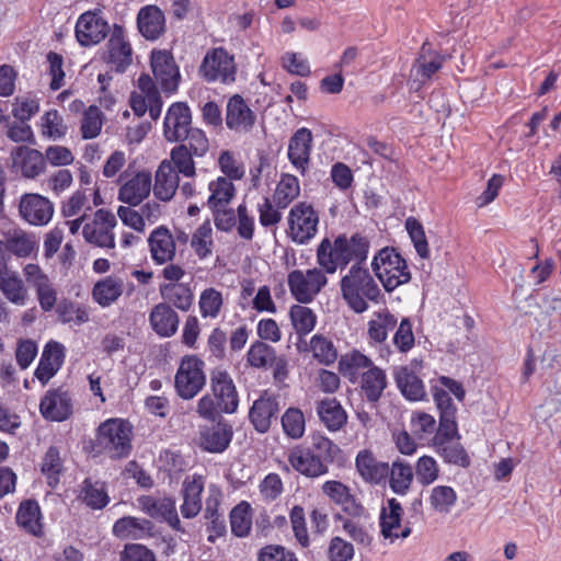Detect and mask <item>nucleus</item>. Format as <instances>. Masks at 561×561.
I'll use <instances>...</instances> for the list:
<instances>
[{"mask_svg":"<svg viewBox=\"0 0 561 561\" xmlns=\"http://www.w3.org/2000/svg\"><path fill=\"white\" fill-rule=\"evenodd\" d=\"M431 393L439 411V426L433 438V447L460 439L456 423L457 408L454 404L449 393L454 394L458 401H462L466 391L460 382L446 376H439L432 380Z\"/></svg>","mask_w":561,"mask_h":561,"instance_id":"nucleus-1","label":"nucleus"},{"mask_svg":"<svg viewBox=\"0 0 561 561\" xmlns=\"http://www.w3.org/2000/svg\"><path fill=\"white\" fill-rule=\"evenodd\" d=\"M369 243L360 236H339L333 240L324 238L317 248V263L325 274H334L352 261L363 262L368 254Z\"/></svg>","mask_w":561,"mask_h":561,"instance_id":"nucleus-2","label":"nucleus"},{"mask_svg":"<svg viewBox=\"0 0 561 561\" xmlns=\"http://www.w3.org/2000/svg\"><path fill=\"white\" fill-rule=\"evenodd\" d=\"M342 298L356 313L365 312L369 301H377L380 289L367 268L353 265L340 280Z\"/></svg>","mask_w":561,"mask_h":561,"instance_id":"nucleus-3","label":"nucleus"},{"mask_svg":"<svg viewBox=\"0 0 561 561\" xmlns=\"http://www.w3.org/2000/svg\"><path fill=\"white\" fill-rule=\"evenodd\" d=\"M371 268L387 291L394 290L411 278L405 260L392 248L379 250L371 261Z\"/></svg>","mask_w":561,"mask_h":561,"instance_id":"nucleus-4","label":"nucleus"},{"mask_svg":"<svg viewBox=\"0 0 561 561\" xmlns=\"http://www.w3.org/2000/svg\"><path fill=\"white\" fill-rule=\"evenodd\" d=\"M205 363L196 355L181 358L174 377L178 396L184 400L195 398L206 383Z\"/></svg>","mask_w":561,"mask_h":561,"instance_id":"nucleus-5","label":"nucleus"},{"mask_svg":"<svg viewBox=\"0 0 561 561\" xmlns=\"http://www.w3.org/2000/svg\"><path fill=\"white\" fill-rule=\"evenodd\" d=\"M131 425L123 419H108L96 430V442L113 457L127 456L130 450Z\"/></svg>","mask_w":561,"mask_h":561,"instance_id":"nucleus-6","label":"nucleus"},{"mask_svg":"<svg viewBox=\"0 0 561 561\" xmlns=\"http://www.w3.org/2000/svg\"><path fill=\"white\" fill-rule=\"evenodd\" d=\"M287 236L296 244H307L318 232L319 214L307 202L296 204L287 215Z\"/></svg>","mask_w":561,"mask_h":561,"instance_id":"nucleus-7","label":"nucleus"},{"mask_svg":"<svg viewBox=\"0 0 561 561\" xmlns=\"http://www.w3.org/2000/svg\"><path fill=\"white\" fill-rule=\"evenodd\" d=\"M327 284L325 272L318 267L294 270L287 275L289 293L300 304H310Z\"/></svg>","mask_w":561,"mask_h":561,"instance_id":"nucleus-8","label":"nucleus"},{"mask_svg":"<svg viewBox=\"0 0 561 561\" xmlns=\"http://www.w3.org/2000/svg\"><path fill=\"white\" fill-rule=\"evenodd\" d=\"M234 58L225 48L208 50L201 64L199 75L208 82H233L236 79Z\"/></svg>","mask_w":561,"mask_h":561,"instance_id":"nucleus-9","label":"nucleus"},{"mask_svg":"<svg viewBox=\"0 0 561 561\" xmlns=\"http://www.w3.org/2000/svg\"><path fill=\"white\" fill-rule=\"evenodd\" d=\"M116 225L115 215L108 209L100 208L93 214L92 219L83 225L82 236L90 244L114 249Z\"/></svg>","mask_w":561,"mask_h":561,"instance_id":"nucleus-10","label":"nucleus"},{"mask_svg":"<svg viewBox=\"0 0 561 561\" xmlns=\"http://www.w3.org/2000/svg\"><path fill=\"white\" fill-rule=\"evenodd\" d=\"M102 59L116 72H123L131 65L133 48L123 26L114 25L102 53Z\"/></svg>","mask_w":561,"mask_h":561,"instance_id":"nucleus-11","label":"nucleus"},{"mask_svg":"<svg viewBox=\"0 0 561 561\" xmlns=\"http://www.w3.org/2000/svg\"><path fill=\"white\" fill-rule=\"evenodd\" d=\"M129 104L137 116H144L148 111L152 119L160 116L162 102L158 89L149 75L138 78L137 90L133 91Z\"/></svg>","mask_w":561,"mask_h":561,"instance_id":"nucleus-12","label":"nucleus"},{"mask_svg":"<svg viewBox=\"0 0 561 561\" xmlns=\"http://www.w3.org/2000/svg\"><path fill=\"white\" fill-rule=\"evenodd\" d=\"M51 201L37 193H25L20 197L19 214L32 226H46L54 216Z\"/></svg>","mask_w":561,"mask_h":561,"instance_id":"nucleus-13","label":"nucleus"},{"mask_svg":"<svg viewBox=\"0 0 561 561\" xmlns=\"http://www.w3.org/2000/svg\"><path fill=\"white\" fill-rule=\"evenodd\" d=\"M150 66L157 82L161 85L163 91H176L181 75L170 51L165 49L152 50Z\"/></svg>","mask_w":561,"mask_h":561,"instance_id":"nucleus-14","label":"nucleus"},{"mask_svg":"<svg viewBox=\"0 0 561 561\" xmlns=\"http://www.w3.org/2000/svg\"><path fill=\"white\" fill-rule=\"evenodd\" d=\"M108 32L107 22L96 12L82 13L76 23V38L84 47L101 43Z\"/></svg>","mask_w":561,"mask_h":561,"instance_id":"nucleus-15","label":"nucleus"},{"mask_svg":"<svg viewBox=\"0 0 561 561\" xmlns=\"http://www.w3.org/2000/svg\"><path fill=\"white\" fill-rule=\"evenodd\" d=\"M73 405L68 391L61 389L48 390L39 402L41 415L50 422H62L72 414Z\"/></svg>","mask_w":561,"mask_h":561,"instance_id":"nucleus-16","label":"nucleus"},{"mask_svg":"<svg viewBox=\"0 0 561 561\" xmlns=\"http://www.w3.org/2000/svg\"><path fill=\"white\" fill-rule=\"evenodd\" d=\"M403 508L396 499L387 501L380 513V533L383 539L392 543L396 539L410 536L411 528L401 525Z\"/></svg>","mask_w":561,"mask_h":561,"instance_id":"nucleus-17","label":"nucleus"},{"mask_svg":"<svg viewBox=\"0 0 561 561\" xmlns=\"http://www.w3.org/2000/svg\"><path fill=\"white\" fill-rule=\"evenodd\" d=\"M192 122L190 107L183 102L172 104L165 114L163 123L164 138L170 142L184 139Z\"/></svg>","mask_w":561,"mask_h":561,"instance_id":"nucleus-18","label":"nucleus"},{"mask_svg":"<svg viewBox=\"0 0 561 561\" xmlns=\"http://www.w3.org/2000/svg\"><path fill=\"white\" fill-rule=\"evenodd\" d=\"M151 190V173L139 171L123 182L118 190V201L130 206H138L150 195Z\"/></svg>","mask_w":561,"mask_h":561,"instance_id":"nucleus-19","label":"nucleus"},{"mask_svg":"<svg viewBox=\"0 0 561 561\" xmlns=\"http://www.w3.org/2000/svg\"><path fill=\"white\" fill-rule=\"evenodd\" d=\"M138 507L156 519L167 522L172 528H180V518L175 508V502L171 497L140 496Z\"/></svg>","mask_w":561,"mask_h":561,"instance_id":"nucleus-20","label":"nucleus"},{"mask_svg":"<svg viewBox=\"0 0 561 561\" xmlns=\"http://www.w3.org/2000/svg\"><path fill=\"white\" fill-rule=\"evenodd\" d=\"M421 364L412 362L408 366L398 367L394 371V378L401 393L409 400H422L426 392L423 381L419 377Z\"/></svg>","mask_w":561,"mask_h":561,"instance_id":"nucleus-21","label":"nucleus"},{"mask_svg":"<svg viewBox=\"0 0 561 561\" xmlns=\"http://www.w3.org/2000/svg\"><path fill=\"white\" fill-rule=\"evenodd\" d=\"M0 293L13 306L24 307L30 300L28 289L16 271L0 267Z\"/></svg>","mask_w":561,"mask_h":561,"instance_id":"nucleus-22","label":"nucleus"},{"mask_svg":"<svg viewBox=\"0 0 561 561\" xmlns=\"http://www.w3.org/2000/svg\"><path fill=\"white\" fill-rule=\"evenodd\" d=\"M312 134L307 128L298 129L288 144V159L296 171L305 174L310 162Z\"/></svg>","mask_w":561,"mask_h":561,"instance_id":"nucleus-23","label":"nucleus"},{"mask_svg":"<svg viewBox=\"0 0 561 561\" xmlns=\"http://www.w3.org/2000/svg\"><path fill=\"white\" fill-rule=\"evenodd\" d=\"M211 390L217 398L221 412L233 413L238 408V393L230 375L224 370H216L211 375Z\"/></svg>","mask_w":561,"mask_h":561,"instance_id":"nucleus-24","label":"nucleus"},{"mask_svg":"<svg viewBox=\"0 0 561 561\" xmlns=\"http://www.w3.org/2000/svg\"><path fill=\"white\" fill-rule=\"evenodd\" d=\"M287 460L299 473L317 478L328 472L327 465L309 448L295 446L288 451Z\"/></svg>","mask_w":561,"mask_h":561,"instance_id":"nucleus-25","label":"nucleus"},{"mask_svg":"<svg viewBox=\"0 0 561 561\" xmlns=\"http://www.w3.org/2000/svg\"><path fill=\"white\" fill-rule=\"evenodd\" d=\"M299 352H309L314 360L324 366H330L339 358V352L333 341L324 334H314L308 342L299 340Z\"/></svg>","mask_w":561,"mask_h":561,"instance_id":"nucleus-26","label":"nucleus"},{"mask_svg":"<svg viewBox=\"0 0 561 561\" xmlns=\"http://www.w3.org/2000/svg\"><path fill=\"white\" fill-rule=\"evenodd\" d=\"M151 259L157 264H164L174 259L176 245L170 230L160 226L156 228L148 238Z\"/></svg>","mask_w":561,"mask_h":561,"instance_id":"nucleus-27","label":"nucleus"},{"mask_svg":"<svg viewBox=\"0 0 561 561\" xmlns=\"http://www.w3.org/2000/svg\"><path fill=\"white\" fill-rule=\"evenodd\" d=\"M321 491L331 501L340 505L345 513L352 516H359L364 513V507L351 493V489L341 481H325L321 486Z\"/></svg>","mask_w":561,"mask_h":561,"instance_id":"nucleus-28","label":"nucleus"},{"mask_svg":"<svg viewBox=\"0 0 561 561\" xmlns=\"http://www.w3.org/2000/svg\"><path fill=\"white\" fill-rule=\"evenodd\" d=\"M205 486L203 476L193 474L186 477L182 484L183 504L181 513L185 518L197 516L202 510V492Z\"/></svg>","mask_w":561,"mask_h":561,"instance_id":"nucleus-29","label":"nucleus"},{"mask_svg":"<svg viewBox=\"0 0 561 561\" xmlns=\"http://www.w3.org/2000/svg\"><path fill=\"white\" fill-rule=\"evenodd\" d=\"M178 188L179 175L171 165V161H161L156 171L154 184L152 185L151 191H153V194L158 199L169 202L172 199Z\"/></svg>","mask_w":561,"mask_h":561,"instance_id":"nucleus-30","label":"nucleus"},{"mask_svg":"<svg viewBox=\"0 0 561 561\" xmlns=\"http://www.w3.org/2000/svg\"><path fill=\"white\" fill-rule=\"evenodd\" d=\"M278 411V402L275 397L264 393L254 401L250 410V420L260 433L268 431L272 421Z\"/></svg>","mask_w":561,"mask_h":561,"instance_id":"nucleus-31","label":"nucleus"},{"mask_svg":"<svg viewBox=\"0 0 561 561\" xmlns=\"http://www.w3.org/2000/svg\"><path fill=\"white\" fill-rule=\"evenodd\" d=\"M65 357V347L56 342H48L43 351L35 376L46 383L61 367Z\"/></svg>","mask_w":561,"mask_h":561,"instance_id":"nucleus-32","label":"nucleus"},{"mask_svg":"<svg viewBox=\"0 0 561 561\" xmlns=\"http://www.w3.org/2000/svg\"><path fill=\"white\" fill-rule=\"evenodd\" d=\"M125 284L118 276H105L98 280L92 288L93 300L102 308L114 305L124 294Z\"/></svg>","mask_w":561,"mask_h":561,"instance_id":"nucleus-33","label":"nucleus"},{"mask_svg":"<svg viewBox=\"0 0 561 561\" xmlns=\"http://www.w3.org/2000/svg\"><path fill=\"white\" fill-rule=\"evenodd\" d=\"M150 520L134 516H125L113 525V534L119 539H145L153 535Z\"/></svg>","mask_w":561,"mask_h":561,"instance_id":"nucleus-34","label":"nucleus"},{"mask_svg":"<svg viewBox=\"0 0 561 561\" xmlns=\"http://www.w3.org/2000/svg\"><path fill=\"white\" fill-rule=\"evenodd\" d=\"M137 25L145 38L157 39L165 30L164 14L157 5L144 7L138 12Z\"/></svg>","mask_w":561,"mask_h":561,"instance_id":"nucleus-35","label":"nucleus"},{"mask_svg":"<svg viewBox=\"0 0 561 561\" xmlns=\"http://www.w3.org/2000/svg\"><path fill=\"white\" fill-rule=\"evenodd\" d=\"M355 466L364 481L375 484L383 480L389 472L388 465L378 461L368 449L358 451L355 458Z\"/></svg>","mask_w":561,"mask_h":561,"instance_id":"nucleus-36","label":"nucleus"},{"mask_svg":"<svg viewBox=\"0 0 561 561\" xmlns=\"http://www.w3.org/2000/svg\"><path fill=\"white\" fill-rule=\"evenodd\" d=\"M149 322L158 335L170 337L178 331L179 317L167 304H158L149 314Z\"/></svg>","mask_w":561,"mask_h":561,"instance_id":"nucleus-37","label":"nucleus"},{"mask_svg":"<svg viewBox=\"0 0 561 561\" xmlns=\"http://www.w3.org/2000/svg\"><path fill=\"white\" fill-rule=\"evenodd\" d=\"M13 164L19 168L23 176L33 179L39 175L45 168L44 154L28 147H19L12 152Z\"/></svg>","mask_w":561,"mask_h":561,"instance_id":"nucleus-38","label":"nucleus"},{"mask_svg":"<svg viewBox=\"0 0 561 561\" xmlns=\"http://www.w3.org/2000/svg\"><path fill=\"white\" fill-rule=\"evenodd\" d=\"M232 431L225 423H217L201 432L199 446L209 453H222L231 442Z\"/></svg>","mask_w":561,"mask_h":561,"instance_id":"nucleus-39","label":"nucleus"},{"mask_svg":"<svg viewBox=\"0 0 561 561\" xmlns=\"http://www.w3.org/2000/svg\"><path fill=\"white\" fill-rule=\"evenodd\" d=\"M43 516L36 501L22 502L16 512V523L26 533L41 537L44 534Z\"/></svg>","mask_w":561,"mask_h":561,"instance_id":"nucleus-40","label":"nucleus"},{"mask_svg":"<svg viewBox=\"0 0 561 561\" xmlns=\"http://www.w3.org/2000/svg\"><path fill=\"white\" fill-rule=\"evenodd\" d=\"M226 123L238 131L248 130L253 125L254 115L241 96L234 95L229 100Z\"/></svg>","mask_w":561,"mask_h":561,"instance_id":"nucleus-41","label":"nucleus"},{"mask_svg":"<svg viewBox=\"0 0 561 561\" xmlns=\"http://www.w3.org/2000/svg\"><path fill=\"white\" fill-rule=\"evenodd\" d=\"M206 205L210 208L227 207L236 196L237 188L230 179L217 176L208 183Z\"/></svg>","mask_w":561,"mask_h":561,"instance_id":"nucleus-42","label":"nucleus"},{"mask_svg":"<svg viewBox=\"0 0 561 561\" xmlns=\"http://www.w3.org/2000/svg\"><path fill=\"white\" fill-rule=\"evenodd\" d=\"M317 413L329 431L341 430L347 421V414L336 399H324L319 402Z\"/></svg>","mask_w":561,"mask_h":561,"instance_id":"nucleus-43","label":"nucleus"},{"mask_svg":"<svg viewBox=\"0 0 561 561\" xmlns=\"http://www.w3.org/2000/svg\"><path fill=\"white\" fill-rule=\"evenodd\" d=\"M371 365L373 362L366 355L353 350L340 357L339 371L351 382H355Z\"/></svg>","mask_w":561,"mask_h":561,"instance_id":"nucleus-44","label":"nucleus"},{"mask_svg":"<svg viewBox=\"0 0 561 561\" xmlns=\"http://www.w3.org/2000/svg\"><path fill=\"white\" fill-rule=\"evenodd\" d=\"M306 304L293 305L289 308V319L293 329L299 337L308 335L317 325L318 317L316 312L305 306Z\"/></svg>","mask_w":561,"mask_h":561,"instance_id":"nucleus-45","label":"nucleus"},{"mask_svg":"<svg viewBox=\"0 0 561 561\" xmlns=\"http://www.w3.org/2000/svg\"><path fill=\"white\" fill-rule=\"evenodd\" d=\"M38 129L42 137L49 140L62 139L68 133V126L61 114L55 110L46 111L39 118Z\"/></svg>","mask_w":561,"mask_h":561,"instance_id":"nucleus-46","label":"nucleus"},{"mask_svg":"<svg viewBox=\"0 0 561 561\" xmlns=\"http://www.w3.org/2000/svg\"><path fill=\"white\" fill-rule=\"evenodd\" d=\"M457 492L450 485L438 484L433 486L428 493V504L438 514H448L456 505Z\"/></svg>","mask_w":561,"mask_h":561,"instance_id":"nucleus-47","label":"nucleus"},{"mask_svg":"<svg viewBox=\"0 0 561 561\" xmlns=\"http://www.w3.org/2000/svg\"><path fill=\"white\" fill-rule=\"evenodd\" d=\"M191 248L201 260L211 256L214 250V230L209 220L204 221L194 230L191 237Z\"/></svg>","mask_w":561,"mask_h":561,"instance_id":"nucleus-48","label":"nucleus"},{"mask_svg":"<svg viewBox=\"0 0 561 561\" xmlns=\"http://www.w3.org/2000/svg\"><path fill=\"white\" fill-rule=\"evenodd\" d=\"M4 242L8 251L18 257H28L37 251L36 239L21 229L8 233Z\"/></svg>","mask_w":561,"mask_h":561,"instance_id":"nucleus-49","label":"nucleus"},{"mask_svg":"<svg viewBox=\"0 0 561 561\" xmlns=\"http://www.w3.org/2000/svg\"><path fill=\"white\" fill-rule=\"evenodd\" d=\"M387 386V378L382 369L374 364L363 373L362 389L369 401H377Z\"/></svg>","mask_w":561,"mask_h":561,"instance_id":"nucleus-50","label":"nucleus"},{"mask_svg":"<svg viewBox=\"0 0 561 561\" xmlns=\"http://www.w3.org/2000/svg\"><path fill=\"white\" fill-rule=\"evenodd\" d=\"M252 507L247 501L237 504L230 512L231 531L237 537H245L252 528Z\"/></svg>","mask_w":561,"mask_h":561,"instance_id":"nucleus-51","label":"nucleus"},{"mask_svg":"<svg viewBox=\"0 0 561 561\" xmlns=\"http://www.w3.org/2000/svg\"><path fill=\"white\" fill-rule=\"evenodd\" d=\"M300 194V184L299 180L291 174L282 175L279 182L276 185L274 191V202L280 207H287L294 199H296Z\"/></svg>","mask_w":561,"mask_h":561,"instance_id":"nucleus-52","label":"nucleus"},{"mask_svg":"<svg viewBox=\"0 0 561 561\" xmlns=\"http://www.w3.org/2000/svg\"><path fill=\"white\" fill-rule=\"evenodd\" d=\"M104 116L101 110L95 105H90L82 113L80 119V134L84 140L96 138L103 127Z\"/></svg>","mask_w":561,"mask_h":561,"instance_id":"nucleus-53","label":"nucleus"},{"mask_svg":"<svg viewBox=\"0 0 561 561\" xmlns=\"http://www.w3.org/2000/svg\"><path fill=\"white\" fill-rule=\"evenodd\" d=\"M80 500L92 510L105 507L110 501L103 483L85 480L81 486Z\"/></svg>","mask_w":561,"mask_h":561,"instance_id":"nucleus-54","label":"nucleus"},{"mask_svg":"<svg viewBox=\"0 0 561 561\" xmlns=\"http://www.w3.org/2000/svg\"><path fill=\"white\" fill-rule=\"evenodd\" d=\"M224 297L221 291L214 287L202 290L198 299V308L202 318L216 319L221 312Z\"/></svg>","mask_w":561,"mask_h":561,"instance_id":"nucleus-55","label":"nucleus"},{"mask_svg":"<svg viewBox=\"0 0 561 561\" xmlns=\"http://www.w3.org/2000/svg\"><path fill=\"white\" fill-rule=\"evenodd\" d=\"M193 153L188 150L187 146H175L170 152L171 165L176 173H181L186 178H193L196 174L195 162Z\"/></svg>","mask_w":561,"mask_h":561,"instance_id":"nucleus-56","label":"nucleus"},{"mask_svg":"<svg viewBox=\"0 0 561 561\" xmlns=\"http://www.w3.org/2000/svg\"><path fill=\"white\" fill-rule=\"evenodd\" d=\"M413 480L412 468L404 462L394 461L390 469V488L394 493L405 494Z\"/></svg>","mask_w":561,"mask_h":561,"instance_id":"nucleus-57","label":"nucleus"},{"mask_svg":"<svg viewBox=\"0 0 561 561\" xmlns=\"http://www.w3.org/2000/svg\"><path fill=\"white\" fill-rule=\"evenodd\" d=\"M42 473L46 477L47 483L55 488L59 482V476L62 471V461L59 450L56 447H50L44 455L42 466Z\"/></svg>","mask_w":561,"mask_h":561,"instance_id":"nucleus-58","label":"nucleus"},{"mask_svg":"<svg viewBox=\"0 0 561 561\" xmlns=\"http://www.w3.org/2000/svg\"><path fill=\"white\" fill-rule=\"evenodd\" d=\"M282 426L285 434L293 438H300L306 430V420L301 410L298 408H289L282 416Z\"/></svg>","mask_w":561,"mask_h":561,"instance_id":"nucleus-59","label":"nucleus"},{"mask_svg":"<svg viewBox=\"0 0 561 561\" xmlns=\"http://www.w3.org/2000/svg\"><path fill=\"white\" fill-rule=\"evenodd\" d=\"M336 519L342 522V530L356 543L364 547L370 546L373 542L370 527L355 522L351 518H345L342 515H336Z\"/></svg>","mask_w":561,"mask_h":561,"instance_id":"nucleus-60","label":"nucleus"},{"mask_svg":"<svg viewBox=\"0 0 561 561\" xmlns=\"http://www.w3.org/2000/svg\"><path fill=\"white\" fill-rule=\"evenodd\" d=\"M396 325L394 318L388 312H379L368 323V335L377 343L387 339L388 332Z\"/></svg>","mask_w":561,"mask_h":561,"instance_id":"nucleus-61","label":"nucleus"},{"mask_svg":"<svg viewBox=\"0 0 561 561\" xmlns=\"http://www.w3.org/2000/svg\"><path fill=\"white\" fill-rule=\"evenodd\" d=\"M59 319L64 323L81 325L89 321V312L84 306L72 301H62L57 309Z\"/></svg>","mask_w":561,"mask_h":561,"instance_id":"nucleus-62","label":"nucleus"},{"mask_svg":"<svg viewBox=\"0 0 561 561\" xmlns=\"http://www.w3.org/2000/svg\"><path fill=\"white\" fill-rule=\"evenodd\" d=\"M328 561H351L355 556L354 545L340 536L330 539L327 547Z\"/></svg>","mask_w":561,"mask_h":561,"instance_id":"nucleus-63","label":"nucleus"},{"mask_svg":"<svg viewBox=\"0 0 561 561\" xmlns=\"http://www.w3.org/2000/svg\"><path fill=\"white\" fill-rule=\"evenodd\" d=\"M416 480L422 485L434 483L439 477V465L431 456H422L415 463Z\"/></svg>","mask_w":561,"mask_h":561,"instance_id":"nucleus-64","label":"nucleus"}]
</instances>
